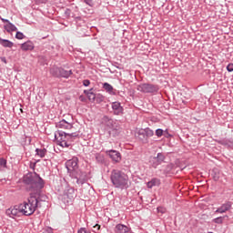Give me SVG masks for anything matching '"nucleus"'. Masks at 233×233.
<instances>
[{"label": "nucleus", "instance_id": "obj_43", "mask_svg": "<svg viewBox=\"0 0 233 233\" xmlns=\"http://www.w3.org/2000/svg\"><path fill=\"white\" fill-rule=\"evenodd\" d=\"M20 112H23V108H20Z\"/></svg>", "mask_w": 233, "mask_h": 233}, {"label": "nucleus", "instance_id": "obj_4", "mask_svg": "<svg viewBox=\"0 0 233 233\" xmlns=\"http://www.w3.org/2000/svg\"><path fill=\"white\" fill-rule=\"evenodd\" d=\"M137 90L143 92V94H154L159 90V87L152 84H140L137 86Z\"/></svg>", "mask_w": 233, "mask_h": 233}, {"label": "nucleus", "instance_id": "obj_23", "mask_svg": "<svg viewBox=\"0 0 233 233\" xmlns=\"http://www.w3.org/2000/svg\"><path fill=\"white\" fill-rule=\"evenodd\" d=\"M84 94L87 95V97H88L89 101H96V99L97 97L96 96V94H94V92H92V89H90L89 91L85 90Z\"/></svg>", "mask_w": 233, "mask_h": 233}, {"label": "nucleus", "instance_id": "obj_28", "mask_svg": "<svg viewBox=\"0 0 233 233\" xmlns=\"http://www.w3.org/2000/svg\"><path fill=\"white\" fill-rule=\"evenodd\" d=\"M3 168H6V159L0 158V170H3Z\"/></svg>", "mask_w": 233, "mask_h": 233}, {"label": "nucleus", "instance_id": "obj_25", "mask_svg": "<svg viewBox=\"0 0 233 233\" xmlns=\"http://www.w3.org/2000/svg\"><path fill=\"white\" fill-rule=\"evenodd\" d=\"M103 88L106 92H108V94H114V87L110 84L104 83Z\"/></svg>", "mask_w": 233, "mask_h": 233}, {"label": "nucleus", "instance_id": "obj_22", "mask_svg": "<svg viewBox=\"0 0 233 233\" xmlns=\"http://www.w3.org/2000/svg\"><path fill=\"white\" fill-rule=\"evenodd\" d=\"M70 76H72V70L66 71V70H65L63 68H60L59 77L68 78V77H70Z\"/></svg>", "mask_w": 233, "mask_h": 233}, {"label": "nucleus", "instance_id": "obj_10", "mask_svg": "<svg viewBox=\"0 0 233 233\" xmlns=\"http://www.w3.org/2000/svg\"><path fill=\"white\" fill-rule=\"evenodd\" d=\"M5 214L6 216H9V218H15L21 214V209L19 208V206H15V208L7 209Z\"/></svg>", "mask_w": 233, "mask_h": 233}, {"label": "nucleus", "instance_id": "obj_9", "mask_svg": "<svg viewBox=\"0 0 233 233\" xmlns=\"http://www.w3.org/2000/svg\"><path fill=\"white\" fill-rule=\"evenodd\" d=\"M139 139H145V136L147 137H152L154 136V131L150 128L140 129L137 132Z\"/></svg>", "mask_w": 233, "mask_h": 233}, {"label": "nucleus", "instance_id": "obj_41", "mask_svg": "<svg viewBox=\"0 0 233 233\" xmlns=\"http://www.w3.org/2000/svg\"><path fill=\"white\" fill-rule=\"evenodd\" d=\"M157 210H158V212H165V210H163L161 208H157Z\"/></svg>", "mask_w": 233, "mask_h": 233}, {"label": "nucleus", "instance_id": "obj_40", "mask_svg": "<svg viewBox=\"0 0 233 233\" xmlns=\"http://www.w3.org/2000/svg\"><path fill=\"white\" fill-rule=\"evenodd\" d=\"M98 96H99L100 101H103V99H105V97L103 96H101V95H98Z\"/></svg>", "mask_w": 233, "mask_h": 233}, {"label": "nucleus", "instance_id": "obj_2", "mask_svg": "<svg viewBox=\"0 0 233 233\" xmlns=\"http://www.w3.org/2000/svg\"><path fill=\"white\" fill-rule=\"evenodd\" d=\"M110 179L115 188H120L121 190L128 188V175L125 174V172L119 169H113L111 171Z\"/></svg>", "mask_w": 233, "mask_h": 233}, {"label": "nucleus", "instance_id": "obj_27", "mask_svg": "<svg viewBox=\"0 0 233 233\" xmlns=\"http://www.w3.org/2000/svg\"><path fill=\"white\" fill-rule=\"evenodd\" d=\"M36 154H37V156H39L40 157H45V156L46 155V149H39V148H36Z\"/></svg>", "mask_w": 233, "mask_h": 233}, {"label": "nucleus", "instance_id": "obj_37", "mask_svg": "<svg viewBox=\"0 0 233 233\" xmlns=\"http://www.w3.org/2000/svg\"><path fill=\"white\" fill-rule=\"evenodd\" d=\"M93 228H96V230H99V228H101V226L98 224H96L95 226H93Z\"/></svg>", "mask_w": 233, "mask_h": 233}, {"label": "nucleus", "instance_id": "obj_36", "mask_svg": "<svg viewBox=\"0 0 233 233\" xmlns=\"http://www.w3.org/2000/svg\"><path fill=\"white\" fill-rule=\"evenodd\" d=\"M84 2L86 3V5H88L89 6H92L93 5L92 0H84Z\"/></svg>", "mask_w": 233, "mask_h": 233}, {"label": "nucleus", "instance_id": "obj_11", "mask_svg": "<svg viewBox=\"0 0 233 233\" xmlns=\"http://www.w3.org/2000/svg\"><path fill=\"white\" fill-rule=\"evenodd\" d=\"M112 109L115 116H121L123 115V106H121V103L119 102H113L112 103Z\"/></svg>", "mask_w": 233, "mask_h": 233}, {"label": "nucleus", "instance_id": "obj_3", "mask_svg": "<svg viewBox=\"0 0 233 233\" xmlns=\"http://www.w3.org/2000/svg\"><path fill=\"white\" fill-rule=\"evenodd\" d=\"M76 137H79V133L77 132H71V133H66L57 131L55 133V139L60 145V147L68 148L70 146V143L74 141Z\"/></svg>", "mask_w": 233, "mask_h": 233}, {"label": "nucleus", "instance_id": "obj_26", "mask_svg": "<svg viewBox=\"0 0 233 233\" xmlns=\"http://www.w3.org/2000/svg\"><path fill=\"white\" fill-rule=\"evenodd\" d=\"M96 159L97 161V163H105V156L101 155V154H96Z\"/></svg>", "mask_w": 233, "mask_h": 233}, {"label": "nucleus", "instance_id": "obj_15", "mask_svg": "<svg viewBox=\"0 0 233 233\" xmlns=\"http://www.w3.org/2000/svg\"><path fill=\"white\" fill-rule=\"evenodd\" d=\"M129 228H128L123 224H118L115 228V232L116 233H127Z\"/></svg>", "mask_w": 233, "mask_h": 233}, {"label": "nucleus", "instance_id": "obj_1", "mask_svg": "<svg viewBox=\"0 0 233 233\" xmlns=\"http://www.w3.org/2000/svg\"><path fill=\"white\" fill-rule=\"evenodd\" d=\"M25 182L29 185L30 197L27 202H24L19 205L20 212L24 216H32L37 210L41 208L43 200L39 198L41 195V188L45 187L43 178L37 175V173L29 174L25 177Z\"/></svg>", "mask_w": 233, "mask_h": 233}, {"label": "nucleus", "instance_id": "obj_17", "mask_svg": "<svg viewBox=\"0 0 233 233\" xmlns=\"http://www.w3.org/2000/svg\"><path fill=\"white\" fill-rule=\"evenodd\" d=\"M21 48L24 52H26L28 50H34V44L30 41L25 42L21 45Z\"/></svg>", "mask_w": 233, "mask_h": 233}, {"label": "nucleus", "instance_id": "obj_29", "mask_svg": "<svg viewBox=\"0 0 233 233\" xmlns=\"http://www.w3.org/2000/svg\"><path fill=\"white\" fill-rule=\"evenodd\" d=\"M15 37L16 39H25V35L21 32H16Z\"/></svg>", "mask_w": 233, "mask_h": 233}, {"label": "nucleus", "instance_id": "obj_42", "mask_svg": "<svg viewBox=\"0 0 233 233\" xmlns=\"http://www.w3.org/2000/svg\"><path fill=\"white\" fill-rule=\"evenodd\" d=\"M46 1H48V0H42V3H46Z\"/></svg>", "mask_w": 233, "mask_h": 233}, {"label": "nucleus", "instance_id": "obj_12", "mask_svg": "<svg viewBox=\"0 0 233 233\" xmlns=\"http://www.w3.org/2000/svg\"><path fill=\"white\" fill-rule=\"evenodd\" d=\"M120 128L117 127V125L111 126L108 129V134L110 137H116L119 136Z\"/></svg>", "mask_w": 233, "mask_h": 233}, {"label": "nucleus", "instance_id": "obj_39", "mask_svg": "<svg viewBox=\"0 0 233 233\" xmlns=\"http://www.w3.org/2000/svg\"><path fill=\"white\" fill-rule=\"evenodd\" d=\"M1 61H3V63L6 64V58L5 57H1Z\"/></svg>", "mask_w": 233, "mask_h": 233}, {"label": "nucleus", "instance_id": "obj_33", "mask_svg": "<svg viewBox=\"0 0 233 233\" xmlns=\"http://www.w3.org/2000/svg\"><path fill=\"white\" fill-rule=\"evenodd\" d=\"M163 136H165V137H171V135L168 133V130L167 129H166L165 131H164V133H163Z\"/></svg>", "mask_w": 233, "mask_h": 233}, {"label": "nucleus", "instance_id": "obj_34", "mask_svg": "<svg viewBox=\"0 0 233 233\" xmlns=\"http://www.w3.org/2000/svg\"><path fill=\"white\" fill-rule=\"evenodd\" d=\"M78 233H90V231L86 230L85 228H82L78 230Z\"/></svg>", "mask_w": 233, "mask_h": 233}, {"label": "nucleus", "instance_id": "obj_13", "mask_svg": "<svg viewBox=\"0 0 233 233\" xmlns=\"http://www.w3.org/2000/svg\"><path fill=\"white\" fill-rule=\"evenodd\" d=\"M56 127L58 128H64L65 130H72V128H74V127L72 126V124L66 122V120H62L60 121Z\"/></svg>", "mask_w": 233, "mask_h": 233}, {"label": "nucleus", "instance_id": "obj_18", "mask_svg": "<svg viewBox=\"0 0 233 233\" xmlns=\"http://www.w3.org/2000/svg\"><path fill=\"white\" fill-rule=\"evenodd\" d=\"M161 185V181L157 178H153L151 181L147 182V187L152 188L153 187H159Z\"/></svg>", "mask_w": 233, "mask_h": 233}, {"label": "nucleus", "instance_id": "obj_38", "mask_svg": "<svg viewBox=\"0 0 233 233\" xmlns=\"http://www.w3.org/2000/svg\"><path fill=\"white\" fill-rule=\"evenodd\" d=\"M2 21H3V23H10V21H8V20H6V19H5V18H2Z\"/></svg>", "mask_w": 233, "mask_h": 233}, {"label": "nucleus", "instance_id": "obj_5", "mask_svg": "<svg viewBox=\"0 0 233 233\" xmlns=\"http://www.w3.org/2000/svg\"><path fill=\"white\" fill-rule=\"evenodd\" d=\"M71 176L76 179V183H78V185H84V183H86V181L90 179V176H88L86 172H83L80 169H78L76 172H74Z\"/></svg>", "mask_w": 233, "mask_h": 233}, {"label": "nucleus", "instance_id": "obj_8", "mask_svg": "<svg viewBox=\"0 0 233 233\" xmlns=\"http://www.w3.org/2000/svg\"><path fill=\"white\" fill-rule=\"evenodd\" d=\"M106 154L109 156L110 159H112L114 163H119L121 161V153H119L118 151L109 150L106 151Z\"/></svg>", "mask_w": 233, "mask_h": 233}, {"label": "nucleus", "instance_id": "obj_6", "mask_svg": "<svg viewBox=\"0 0 233 233\" xmlns=\"http://www.w3.org/2000/svg\"><path fill=\"white\" fill-rule=\"evenodd\" d=\"M77 157H74L66 162V167L67 168V172L72 176L74 172H77L79 170V167L77 166Z\"/></svg>", "mask_w": 233, "mask_h": 233}, {"label": "nucleus", "instance_id": "obj_21", "mask_svg": "<svg viewBox=\"0 0 233 233\" xmlns=\"http://www.w3.org/2000/svg\"><path fill=\"white\" fill-rule=\"evenodd\" d=\"M61 73V68L57 67V66H53L50 69V74L53 75L55 77H59Z\"/></svg>", "mask_w": 233, "mask_h": 233}, {"label": "nucleus", "instance_id": "obj_32", "mask_svg": "<svg viewBox=\"0 0 233 233\" xmlns=\"http://www.w3.org/2000/svg\"><path fill=\"white\" fill-rule=\"evenodd\" d=\"M227 70H228V72H233V64L228 65Z\"/></svg>", "mask_w": 233, "mask_h": 233}, {"label": "nucleus", "instance_id": "obj_35", "mask_svg": "<svg viewBox=\"0 0 233 233\" xmlns=\"http://www.w3.org/2000/svg\"><path fill=\"white\" fill-rule=\"evenodd\" d=\"M83 85L84 86H88L90 85V80H84Z\"/></svg>", "mask_w": 233, "mask_h": 233}, {"label": "nucleus", "instance_id": "obj_20", "mask_svg": "<svg viewBox=\"0 0 233 233\" xmlns=\"http://www.w3.org/2000/svg\"><path fill=\"white\" fill-rule=\"evenodd\" d=\"M0 45L2 46H5V48H12L14 46V43H12L10 40L0 38Z\"/></svg>", "mask_w": 233, "mask_h": 233}, {"label": "nucleus", "instance_id": "obj_24", "mask_svg": "<svg viewBox=\"0 0 233 233\" xmlns=\"http://www.w3.org/2000/svg\"><path fill=\"white\" fill-rule=\"evenodd\" d=\"M65 196H66V198H68V199H74V198L76 197L74 188H68L66 190V192L65 193Z\"/></svg>", "mask_w": 233, "mask_h": 233}, {"label": "nucleus", "instance_id": "obj_19", "mask_svg": "<svg viewBox=\"0 0 233 233\" xmlns=\"http://www.w3.org/2000/svg\"><path fill=\"white\" fill-rule=\"evenodd\" d=\"M5 30H6V32H8L10 34V32H17V27H15L14 25V24L8 22V24H6L4 26Z\"/></svg>", "mask_w": 233, "mask_h": 233}, {"label": "nucleus", "instance_id": "obj_7", "mask_svg": "<svg viewBox=\"0 0 233 233\" xmlns=\"http://www.w3.org/2000/svg\"><path fill=\"white\" fill-rule=\"evenodd\" d=\"M163 161H165V155H163V153H158L157 157H151L150 165L153 168H157Z\"/></svg>", "mask_w": 233, "mask_h": 233}, {"label": "nucleus", "instance_id": "obj_14", "mask_svg": "<svg viewBox=\"0 0 233 233\" xmlns=\"http://www.w3.org/2000/svg\"><path fill=\"white\" fill-rule=\"evenodd\" d=\"M232 208L229 203L223 204L220 208H218L215 212L218 214H225V212H228V210Z\"/></svg>", "mask_w": 233, "mask_h": 233}, {"label": "nucleus", "instance_id": "obj_31", "mask_svg": "<svg viewBox=\"0 0 233 233\" xmlns=\"http://www.w3.org/2000/svg\"><path fill=\"white\" fill-rule=\"evenodd\" d=\"M214 223H218V225H220L221 223H223V218L222 217H218L217 218H215Z\"/></svg>", "mask_w": 233, "mask_h": 233}, {"label": "nucleus", "instance_id": "obj_30", "mask_svg": "<svg viewBox=\"0 0 233 233\" xmlns=\"http://www.w3.org/2000/svg\"><path fill=\"white\" fill-rule=\"evenodd\" d=\"M163 134H164L163 129H157V130H156V136H157V137H161V136H163Z\"/></svg>", "mask_w": 233, "mask_h": 233}, {"label": "nucleus", "instance_id": "obj_16", "mask_svg": "<svg viewBox=\"0 0 233 233\" xmlns=\"http://www.w3.org/2000/svg\"><path fill=\"white\" fill-rule=\"evenodd\" d=\"M103 125H106V127H108V128H111V127L115 126L114 120L108 116H104L102 118Z\"/></svg>", "mask_w": 233, "mask_h": 233}]
</instances>
